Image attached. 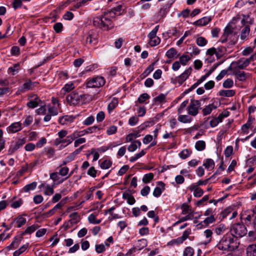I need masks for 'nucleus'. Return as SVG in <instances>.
Masks as SVG:
<instances>
[{
	"label": "nucleus",
	"instance_id": "obj_1",
	"mask_svg": "<svg viewBox=\"0 0 256 256\" xmlns=\"http://www.w3.org/2000/svg\"><path fill=\"white\" fill-rule=\"evenodd\" d=\"M216 246L220 250L232 252L238 248V243L231 234H226L222 236Z\"/></svg>",
	"mask_w": 256,
	"mask_h": 256
},
{
	"label": "nucleus",
	"instance_id": "obj_2",
	"mask_svg": "<svg viewBox=\"0 0 256 256\" xmlns=\"http://www.w3.org/2000/svg\"><path fill=\"white\" fill-rule=\"evenodd\" d=\"M230 234L235 239L244 236L247 233L246 226L240 223H235L232 225L230 230Z\"/></svg>",
	"mask_w": 256,
	"mask_h": 256
},
{
	"label": "nucleus",
	"instance_id": "obj_3",
	"mask_svg": "<svg viewBox=\"0 0 256 256\" xmlns=\"http://www.w3.org/2000/svg\"><path fill=\"white\" fill-rule=\"evenodd\" d=\"M105 83L106 81L104 77L97 76L88 80L84 85L86 88H100L103 86Z\"/></svg>",
	"mask_w": 256,
	"mask_h": 256
},
{
	"label": "nucleus",
	"instance_id": "obj_4",
	"mask_svg": "<svg viewBox=\"0 0 256 256\" xmlns=\"http://www.w3.org/2000/svg\"><path fill=\"white\" fill-rule=\"evenodd\" d=\"M82 96L76 91H73L66 96V100L70 106L81 104Z\"/></svg>",
	"mask_w": 256,
	"mask_h": 256
},
{
	"label": "nucleus",
	"instance_id": "obj_5",
	"mask_svg": "<svg viewBox=\"0 0 256 256\" xmlns=\"http://www.w3.org/2000/svg\"><path fill=\"white\" fill-rule=\"evenodd\" d=\"M200 102L198 100L192 99L188 107V114L192 116H196L198 114V110L200 108Z\"/></svg>",
	"mask_w": 256,
	"mask_h": 256
},
{
	"label": "nucleus",
	"instance_id": "obj_6",
	"mask_svg": "<svg viewBox=\"0 0 256 256\" xmlns=\"http://www.w3.org/2000/svg\"><path fill=\"white\" fill-rule=\"evenodd\" d=\"M192 71V68L190 67L188 68L178 76L176 77L174 79L172 78V82L173 84H176L178 82L180 85L182 84L190 74Z\"/></svg>",
	"mask_w": 256,
	"mask_h": 256
},
{
	"label": "nucleus",
	"instance_id": "obj_7",
	"mask_svg": "<svg viewBox=\"0 0 256 256\" xmlns=\"http://www.w3.org/2000/svg\"><path fill=\"white\" fill-rule=\"evenodd\" d=\"M26 140L24 138H22L19 139L14 144H12L8 152V154H11L14 153L16 150L24 144Z\"/></svg>",
	"mask_w": 256,
	"mask_h": 256
},
{
	"label": "nucleus",
	"instance_id": "obj_8",
	"mask_svg": "<svg viewBox=\"0 0 256 256\" xmlns=\"http://www.w3.org/2000/svg\"><path fill=\"white\" fill-rule=\"evenodd\" d=\"M108 149V146H103L98 148H92L91 150L90 154H93V160H97L100 156V153H102L105 152Z\"/></svg>",
	"mask_w": 256,
	"mask_h": 256
},
{
	"label": "nucleus",
	"instance_id": "obj_9",
	"mask_svg": "<svg viewBox=\"0 0 256 256\" xmlns=\"http://www.w3.org/2000/svg\"><path fill=\"white\" fill-rule=\"evenodd\" d=\"M102 28L106 30H112L114 24L112 21L108 17H102Z\"/></svg>",
	"mask_w": 256,
	"mask_h": 256
},
{
	"label": "nucleus",
	"instance_id": "obj_10",
	"mask_svg": "<svg viewBox=\"0 0 256 256\" xmlns=\"http://www.w3.org/2000/svg\"><path fill=\"white\" fill-rule=\"evenodd\" d=\"M158 186H156L153 192V196L155 197H159L162 193V190H164L165 184L162 181L158 182Z\"/></svg>",
	"mask_w": 256,
	"mask_h": 256
},
{
	"label": "nucleus",
	"instance_id": "obj_11",
	"mask_svg": "<svg viewBox=\"0 0 256 256\" xmlns=\"http://www.w3.org/2000/svg\"><path fill=\"white\" fill-rule=\"evenodd\" d=\"M212 20L211 16H205L194 22V24L198 26H206Z\"/></svg>",
	"mask_w": 256,
	"mask_h": 256
},
{
	"label": "nucleus",
	"instance_id": "obj_12",
	"mask_svg": "<svg viewBox=\"0 0 256 256\" xmlns=\"http://www.w3.org/2000/svg\"><path fill=\"white\" fill-rule=\"evenodd\" d=\"M8 130L10 132H16L21 130V124L20 122H16L12 124L8 127Z\"/></svg>",
	"mask_w": 256,
	"mask_h": 256
},
{
	"label": "nucleus",
	"instance_id": "obj_13",
	"mask_svg": "<svg viewBox=\"0 0 256 256\" xmlns=\"http://www.w3.org/2000/svg\"><path fill=\"white\" fill-rule=\"evenodd\" d=\"M246 256H256V244H250L246 249Z\"/></svg>",
	"mask_w": 256,
	"mask_h": 256
},
{
	"label": "nucleus",
	"instance_id": "obj_14",
	"mask_svg": "<svg viewBox=\"0 0 256 256\" xmlns=\"http://www.w3.org/2000/svg\"><path fill=\"white\" fill-rule=\"evenodd\" d=\"M50 178L52 179L54 184H59L62 183L64 181L63 179H61L58 176V173L57 172H54L50 174Z\"/></svg>",
	"mask_w": 256,
	"mask_h": 256
},
{
	"label": "nucleus",
	"instance_id": "obj_15",
	"mask_svg": "<svg viewBox=\"0 0 256 256\" xmlns=\"http://www.w3.org/2000/svg\"><path fill=\"white\" fill-rule=\"evenodd\" d=\"M156 62H154L152 64H151L144 71V72L141 74L140 77L142 79L145 78L154 70V64H156Z\"/></svg>",
	"mask_w": 256,
	"mask_h": 256
},
{
	"label": "nucleus",
	"instance_id": "obj_16",
	"mask_svg": "<svg viewBox=\"0 0 256 256\" xmlns=\"http://www.w3.org/2000/svg\"><path fill=\"white\" fill-rule=\"evenodd\" d=\"M232 74L234 75L236 78L240 81H244L246 78V74L244 72H234Z\"/></svg>",
	"mask_w": 256,
	"mask_h": 256
},
{
	"label": "nucleus",
	"instance_id": "obj_17",
	"mask_svg": "<svg viewBox=\"0 0 256 256\" xmlns=\"http://www.w3.org/2000/svg\"><path fill=\"white\" fill-rule=\"evenodd\" d=\"M216 108L217 106H215L213 104H208L202 109V111L203 115L206 116L210 114L212 110L214 109H216Z\"/></svg>",
	"mask_w": 256,
	"mask_h": 256
},
{
	"label": "nucleus",
	"instance_id": "obj_18",
	"mask_svg": "<svg viewBox=\"0 0 256 256\" xmlns=\"http://www.w3.org/2000/svg\"><path fill=\"white\" fill-rule=\"evenodd\" d=\"M218 94L220 96L232 97L234 95L235 92L232 90H221L218 92Z\"/></svg>",
	"mask_w": 256,
	"mask_h": 256
},
{
	"label": "nucleus",
	"instance_id": "obj_19",
	"mask_svg": "<svg viewBox=\"0 0 256 256\" xmlns=\"http://www.w3.org/2000/svg\"><path fill=\"white\" fill-rule=\"evenodd\" d=\"M176 50L174 48H172L166 52V56L169 58H172L174 57L177 58L178 56Z\"/></svg>",
	"mask_w": 256,
	"mask_h": 256
},
{
	"label": "nucleus",
	"instance_id": "obj_20",
	"mask_svg": "<svg viewBox=\"0 0 256 256\" xmlns=\"http://www.w3.org/2000/svg\"><path fill=\"white\" fill-rule=\"evenodd\" d=\"M32 82L30 80H27L21 86L20 90L22 92H25L32 88Z\"/></svg>",
	"mask_w": 256,
	"mask_h": 256
},
{
	"label": "nucleus",
	"instance_id": "obj_21",
	"mask_svg": "<svg viewBox=\"0 0 256 256\" xmlns=\"http://www.w3.org/2000/svg\"><path fill=\"white\" fill-rule=\"evenodd\" d=\"M81 96L82 97L81 104L89 103L94 99V96L88 94H81Z\"/></svg>",
	"mask_w": 256,
	"mask_h": 256
},
{
	"label": "nucleus",
	"instance_id": "obj_22",
	"mask_svg": "<svg viewBox=\"0 0 256 256\" xmlns=\"http://www.w3.org/2000/svg\"><path fill=\"white\" fill-rule=\"evenodd\" d=\"M38 226L33 224L27 228L21 234L20 236L23 237V236L26 234H31L34 232L38 228Z\"/></svg>",
	"mask_w": 256,
	"mask_h": 256
},
{
	"label": "nucleus",
	"instance_id": "obj_23",
	"mask_svg": "<svg viewBox=\"0 0 256 256\" xmlns=\"http://www.w3.org/2000/svg\"><path fill=\"white\" fill-rule=\"evenodd\" d=\"M147 244L146 240L142 238L138 240L136 246L138 250H140L146 247Z\"/></svg>",
	"mask_w": 256,
	"mask_h": 256
},
{
	"label": "nucleus",
	"instance_id": "obj_24",
	"mask_svg": "<svg viewBox=\"0 0 256 256\" xmlns=\"http://www.w3.org/2000/svg\"><path fill=\"white\" fill-rule=\"evenodd\" d=\"M250 32V25H246L242 30L240 34V38L244 40L246 38L247 36L249 34Z\"/></svg>",
	"mask_w": 256,
	"mask_h": 256
},
{
	"label": "nucleus",
	"instance_id": "obj_25",
	"mask_svg": "<svg viewBox=\"0 0 256 256\" xmlns=\"http://www.w3.org/2000/svg\"><path fill=\"white\" fill-rule=\"evenodd\" d=\"M194 217V214L193 212L189 213L188 215L186 216H185L182 217L178 220L176 222L174 225H176L178 224H180L183 222L186 221L188 220H192Z\"/></svg>",
	"mask_w": 256,
	"mask_h": 256
},
{
	"label": "nucleus",
	"instance_id": "obj_26",
	"mask_svg": "<svg viewBox=\"0 0 256 256\" xmlns=\"http://www.w3.org/2000/svg\"><path fill=\"white\" fill-rule=\"evenodd\" d=\"M178 120L182 123H189L191 122L192 118L188 115H180L178 117Z\"/></svg>",
	"mask_w": 256,
	"mask_h": 256
},
{
	"label": "nucleus",
	"instance_id": "obj_27",
	"mask_svg": "<svg viewBox=\"0 0 256 256\" xmlns=\"http://www.w3.org/2000/svg\"><path fill=\"white\" fill-rule=\"evenodd\" d=\"M36 186L37 182H34L25 186L24 187L23 190L25 192H28L30 190H34L36 188Z\"/></svg>",
	"mask_w": 256,
	"mask_h": 256
},
{
	"label": "nucleus",
	"instance_id": "obj_28",
	"mask_svg": "<svg viewBox=\"0 0 256 256\" xmlns=\"http://www.w3.org/2000/svg\"><path fill=\"white\" fill-rule=\"evenodd\" d=\"M118 100L116 98H113L111 102L108 104V109L109 111L113 110L118 104Z\"/></svg>",
	"mask_w": 256,
	"mask_h": 256
},
{
	"label": "nucleus",
	"instance_id": "obj_29",
	"mask_svg": "<svg viewBox=\"0 0 256 256\" xmlns=\"http://www.w3.org/2000/svg\"><path fill=\"white\" fill-rule=\"evenodd\" d=\"M23 237L21 236H15L14 240L12 242V245H13L14 249H16L18 247Z\"/></svg>",
	"mask_w": 256,
	"mask_h": 256
},
{
	"label": "nucleus",
	"instance_id": "obj_30",
	"mask_svg": "<svg viewBox=\"0 0 256 256\" xmlns=\"http://www.w3.org/2000/svg\"><path fill=\"white\" fill-rule=\"evenodd\" d=\"M226 230V227L224 224H220L218 226H216L214 229L215 232L218 234H221L224 233Z\"/></svg>",
	"mask_w": 256,
	"mask_h": 256
},
{
	"label": "nucleus",
	"instance_id": "obj_31",
	"mask_svg": "<svg viewBox=\"0 0 256 256\" xmlns=\"http://www.w3.org/2000/svg\"><path fill=\"white\" fill-rule=\"evenodd\" d=\"M188 52L190 54L191 56L193 55H197L199 54L200 50L195 46H190L188 49Z\"/></svg>",
	"mask_w": 256,
	"mask_h": 256
},
{
	"label": "nucleus",
	"instance_id": "obj_32",
	"mask_svg": "<svg viewBox=\"0 0 256 256\" xmlns=\"http://www.w3.org/2000/svg\"><path fill=\"white\" fill-rule=\"evenodd\" d=\"M102 17L100 16L95 18L93 20V24L94 26L102 28Z\"/></svg>",
	"mask_w": 256,
	"mask_h": 256
},
{
	"label": "nucleus",
	"instance_id": "obj_33",
	"mask_svg": "<svg viewBox=\"0 0 256 256\" xmlns=\"http://www.w3.org/2000/svg\"><path fill=\"white\" fill-rule=\"evenodd\" d=\"M140 136V134L139 133V132H136L134 133H130L128 134L126 136V142H131L132 141L134 138H138Z\"/></svg>",
	"mask_w": 256,
	"mask_h": 256
},
{
	"label": "nucleus",
	"instance_id": "obj_34",
	"mask_svg": "<svg viewBox=\"0 0 256 256\" xmlns=\"http://www.w3.org/2000/svg\"><path fill=\"white\" fill-rule=\"evenodd\" d=\"M15 221L18 224V228H20L26 222V219L20 216L17 217V218H16Z\"/></svg>",
	"mask_w": 256,
	"mask_h": 256
},
{
	"label": "nucleus",
	"instance_id": "obj_35",
	"mask_svg": "<svg viewBox=\"0 0 256 256\" xmlns=\"http://www.w3.org/2000/svg\"><path fill=\"white\" fill-rule=\"evenodd\" d=\"M195 148L198 150H202L206 148V143L203 140L198 141L196 143Z\"/></svg>",
	"mask_w": 256,
	"mask_h": 256
},
{
	"label": "nucleus",
	"instance_id": "obj_36",
	"mask_svg": "<svg viewBox=\"0 0 256 256\" xmlns=\"http://www.w3.org/2000/svg\"><path fill=\"white\" fill-rule=\"evenodd\" d=\"M150 96L146 93L142 94L138 98V102L140 104L144 103L146 100L150 98Z\"/></svg>",
	"mask_w": 256,
	"mask_h": 256
},
{
	"label": "nucleus",
	"instance_id": "obj_37",
	"mask_svg": "<svg viewBox=\"0 0 256 256\" xmlns=\"http://www.w3.org/2000/svg\"><path fill=\"white\" fill-rule=\"evenodd\" d=\"M234 86V82L230 78H228L225 80L222 84V86L224 88H231Z\"/></svg>",
	"mask_w": 256,
	"mask_h": 256
},
{
	"label": "nucleus",
	"instance_id": "obj_38",
	"mask_svg": "<svg viewBox=\"0 0 256 256\" xmlns=\"http://www.w3.org/2000/svg\"><path fill=\"white\" fill-rule=\"evenodd\" d=\"M154 178V174L152 173H148L147 174H146L143 178H142V182L144 184H148L150 182V180H152Z\"/></svg>",
	"mask_w": 256,
	"mask_h": 256
},
{
	"label": "nucleus",
	"instance_id": "obj_39",
	"mask_svg": "<svg viewBox=\"0 0 256 256\" xmlns=\"http://www.w3.org/2000/svg\"><path fill=\"white\" fill-rule=\"evenodd\" d=\"M194 254V250L190 246H188L185 248L184 250V252L183 256H193Z\"/></svg>",
	"mask_w": 256,
	"mask_h": 256
},
{
	"label": "nucleus",
	"instance_id": "obj_40",
	"mask_svg": "<svg viewBox=\"0 0 256 256\" xmlns=\"http://www.w3.org/2000/svg\"><path fill=\"white\" fill-rule=\"evenodd\" d=\"M206 169L211 170L214 167V161H206L202 164Z\"/></svg>",
	"mask_w": 256,
	"mask_h": 256
},
{
	"label": "nucleus",
	"instance_id": "obj_41",
	"mask_svg": "<svg viewBox=\"0 0 256 256\" xmlns=\"http://www.w3.org/2000/svg\"><path fill=\"white\" fill-rule=\"evenodd\" d=\"M88 220L90 223L92 224H98L101 222L100 220H96V216L93 214H90L88 217Z\"/></svg>",
	"mask_w": 256,
	"mask_h": 256
},
{
	"label": "nucleus",
	"instance_id": "obj_42",
	"mask_svg": "<svg viewBox=\"0 0 256 256\" xmlns=\"http://www.w3.org/2000/svg\"><path fill=\"white\" fill-rule=\"evenodd\" d=\"M20 68V64H16L12 67H10L8 69V72H12L13 75L15 74L16 72H17Z\"/></svg>",
	"mask_w": 256,
	"mask_h": 256
},
{
	"label": "nucleus",
	"instance_id": "obj_43",
	"mask_svg": "<svg viewBox=\"0 0 256 256\" xmlns=\"http://www.w3.org/2000/svg\"><path fill=\"white\" fill-rule=\"evenodd\" d=\"M244 59V58H242L235 62L237 64V66L234 68V72H238L237 70H244L246 68V66L244 65L243 63L240 64L242 60Z\"/></svg>",
	"mask_w": 256,
	"mask_h": 256
},
{
	"label": "nucleus",
	"instance_id": "obj_44",
	"mask_svg": "<svg viewBox=\"0 0 256 256\" xmlns=\"http://www.w3.org/2000/svg\"><path fill=\"white\" fill-rule=\"evenodd\" d=\"M190 58L189 57V56L183 54L182 56H181L180 58V62L182 65H186L187 62L190 60Z\"/></svg>",
	"mask_w": 256,
	"mask_h": 256
},
{
	"label": "nucleus",
	"instance_id": "obj_45",
	"mask_svg": "<svg viewBox=\"0 0 256 256\" xmlns=\"http://www.w3.org/2000/svg\"><path fill=\"white\" fill-rule=\"evenodd\" d=\"M159 26H156L148 34V38H149L150 40H152V38H156V34L157 33V32L158 30Z\"/></svg>",
	"mask_w": 256,
	"mask_h": 256
},
{
	"label": "nucleus",
	"instance_id": "obj_46",
	"mask_svg": "<svg viewBox=\"0 0 256 256\" xmlns=\"http://www.w3.org/2000/svg\"><path fill=\"white\" fill-rule=\"evenodd\" d=\"M53 28L56 33H60L62 30L63 25L61 22H56L54 25Z\"/></svg>",
	"mask_w": 256,
	"mask_h": 256
},
{
	"label": "nucleus",
	"instance_id": "obj_47",
	"mask_svg": "<svg viewBox=\"0 0 256 256\" xmlns=\"http://www.w3.org/2000/svg\"><path fill=\"white\" fill-rule=\"evenodd\" d=\"M68 168L66 166H60L58 170V174L62 176H66L68 172Z\"/></svg>",
	"mask_w": 256,
	"mask_h": 256
},
{
	"label": "nucleus",
	"instance_id": "obj_48",
	"mask_svg": "<svg viewBox=\"0 0 256 256\" xmlns=\"http://www.w3.org/2000/svg\"><path fill=\"white\" fill-rule=\"evenodd\" d=\"M40 107L36 110V113L38 115L45 114H46V108L45 104L40 105Z\"/></svg>",
	"mask_w": 256,
	"mask_h": 256
},
{
	"label": "nucleus",
	"instance_id": "obj_49",
	"mask_svg": "<svg viewBox=\"0 0 256 256\" xmlns=\"http://www.w3.org/2000/svg\"><path fill=\"white\" fill-rule=\"evenodd\" d=\"M207 44L206 40L204 37H199L196 40V44L200 46H204Z\"/></svg>",
	"mask_w": 256,
	"mask_h": 256
},
{
	"label": "nucleus",
	"instance_id": "obj_50",
	"mask_svg": "<svg viewBox=\"0 0 256 256\" xmlns=\"http://www.w3.org/2000/svg\"><path fill=\"white\" fill-rule=\"evenodd\" d=\"M212 230L207 229L205 230L204 232V236L208 238L207 242H210L212 239Z\"/></svg>",
	"mask_w": 256,
	"mask_h": 256
},
{
	"label": "nucleus",
	"instance_id": "obj_51",
	"mask_svg": "<svg viewBox=\"0 0 256 256\" xmlns=\"http://www.w3.org/2000/svg\"><path fill=\"white\" fill-rule=\"evenodd\" d=\"M256 216V214H253L252 215L248 214V215L246 218H244L245 224L246 226H248L251 224V222H252L254 221V219Z\"/></svg>",
	"mask_w": 256,
	"mask_h": 256
},
{
	"label": "nucleus",
	"instance_id": "obj_52",
	"mask_svg": "<svg viewBox=\"0 0 256 256\" xmlns=\"http://www.w3.org/2000/svg\"><path fill=\"white\" fill-rule=\"evenodd\" d=\"M100 164L102 169H108L112 166V161H102Z\"/></svg>",
	"mask_w": 256,
	"mask_h": 256
},
{
	"label": "nucleus",
	"instance_id": "obj_53",
	"mask_svg": "<svg viewBox=\"0 0 256 256\" xmlns=\"http://www.w3.org/2000/svg\"><path fill=\"white\" fill-rule=\"evenodd\" d=\"M48 114L52 116H56L58 114V109L56 106H48Z\"/></svg>",
	"mask_w": 256,
	"mask_h": 256
},
{
	"label": "nucleus",
	"instance_id": "obj_54",
	"mask_svg": "<svg viewBox=\"0 0 256 256\" xmlns=\"http://www.w3.org/2000/svg\"><path fill=\"white\" fill-rule=\"evenodd\" d=\"M138 120L139 119L138 116H132L129 118L128 124L130 126H134L138 124Z\"/></svg>",
	"mask_w": 256,
	"mask_h": 256
},
{
	"label": "nucleus",
	"instance_id": "obj_55",
	"mask_svg": "<svg viewBox=\"0 0 256 256\" xmlns=\"http://www.w3.org/2000/svg\"><path fill=\"white\" fill-rule=\"evenodd\" d=\"M232 212V208H228L222 211L220 214V217L222 219L226 218Z\"/></svg>",
	"mask_w": 256,
	"mask_h": 256
},
{
	"label": "nucleus",
	"instance_id": "obj_56",
	"mask_svg": "<svg viewBox=\"0 0 256 256\" xmlns=\"http://www.w3.org/2000/svg\"><path fill=\"white\" fill-rule=\"evenodd\" d=\"M160 40L158 37H156L154 38H152L149 40V44L151 46H154L160 44Z\"/></svg>",
	"mask_w": 256,
	"mask_h": 256
},
{
	"label": "nucleus",
	"instance_id": "obj_57",
	"mask_svg": "<svg viewBox=\"0 0 256 256\" xmlns=\"http://www.w3.org/2000/svg\"><path fill=\"white\" fill-rule=\"evenodd\" d=\"M190 152L188 150L186 149L182 150L179 156L182 159H186L190 156Z\"/></svg>",
	"mask_w": 256,
	"mask_h": 256
},
{
	"label": "nucleus",
	"instance_id": "obj_58",
	"mask_svg": "<svg viewBox=\"0 0 256 256\" xmlns=\"http://www.w3.org/2000/svg\"><path fill=\"white\" fill-rule=\"evenodd\" d=\"M33 121V118L31 116H28L26 118L24 121L23 122L24 126L26 127L30 125Z\"/></svg>",
	"mask_w": 256,
	"mask_h": 256
},
{
	"label": "nucleus",
	"instance_id": "obj_59",
	"mask_svg": "<svg viewBox=\"0 0 256 256\" xmlns=\"http://www.w3.org/2000/svg\"><path fill=\"white\" fill-rule=\"evenodd\" d=\"M190 233H191V229L190 228H188V229L186 230L183 232L182 235L180 237L182 242L188 238V236L190 234Z\"/></svg>",
	"mask_w": 256,
	"mask_h": 256
},
{
	"label": "nucleus",
	"instance_id": "obj_60",
	"mask_svg": "<svg viewBox=\"0 0 256 256\" xmlns=\"http://www.w3.org/2000/svg\"><path fill=\"white\" fill-rule=\"evenodd\" d=\"M254 48H255V46H254L252 48H251L250 46L246 48L242 52V54L244 56L248 55L249 54H251L253 52Z\"/></svg>",
	"mask_w": 256,
	"mask_h": 256
},
{
	"label": "nucleus",
	"instance_id": "obj_61",
	"mask_svg": "<svg viewBox=\"0 0 256 256\" xmlns=\"http://www.w3.org/2000/svg\"><path fill=\"white\" fill-rule=\"evenodd\" d=\"M74 84L73 83L66 84L62 88V90L66 92H69L74 88Z\"/></svg>",
	"mask_w": 256,
	"mask_h": 256
},
{
	"label": "nucleus",
	"instance_id": "obj_62",
	"mask_svg": "<svg viewBox=\"0 0 256 256\" xmlns=\"http://www.w3.org/2000/svg\"><path fill=\"white\" fill-rule=\"evenodd\" d=\"M203 194H204L203 190L200 188H196L194 192V196L195 197H197V198L201 196Z\"/></svg>",
	"mask_w": 256,
	"mask_h": 256
},
{
	"label": "nucleus",
	"instance_id": "obj_63",
	"mask_svg": "<svg viewBox=\"0 0 256 256\" xmlns=\"http://www.w3.org/2000/svg\"><path fill=\"white\" fill-rule=\"evenodd\" d=\"M216 218H214V215H210V216L207 217L204 221L203 222L208 225L215 222Z\"/></svg>",
	"mask_w": 256,
	"mask_h": 256
},
{
	"label": "nucleus",
	"instance_id": "obj_64",
	"mask_svg": "<svg viewBox=\"0 0 256 256\" xmlns=\"http://www.w3.org/2000/svg\"><path fill=\"white\" fill-rule=\"evenodd\" d=\"M150 188L149 186H146L140 190V194L144 196H147L150 192Z\"/></svg>",
	"mask_w": 256,
	"mask_h": 256
}]
</instances>
